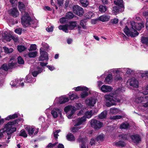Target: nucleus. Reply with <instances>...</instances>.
Instances as JSON below:
<instances>
[{
    "label": "nucleus",
    "mask_w": 148,
    "mask_h": 148,
    "mask_svg": "<svg viewBox=\"0 0 148 148\" xmlns=\"http://www.w3.org/2000/svg\"><path fill=\"white\" fill-rule=\"evenodd\" d=\"M132 28L130 29L126 26L123 29V32L128 37H134L138 36L139 34L138 32L135 29L140 30L142 28L144 27V24L143 22L134 24V25L132 24Z\"/></svg>",
    "instance_id": "obj_1"
},
{
    "label": "nucleus",
    "mask_w": 148,
    "mask_h": 148,
    "mask_svg": "<svg viewBox=\"0 0 148 148\" xmlns=\"http://www.w3.org/2000/svg\"><path fill=\"white\" fill-rule=\"evenodd\" d=\"M104 97L106 100L109 101L106 102V105L108 107L116 105V103H120L121 102L120 97L118 94L115 92L105 95Z\"/></svg>",
    "instance_id": "obj_2"
},
{
    "label": "nucleus",
    "mask_w": 148,
    "mask_h": 148,
    "mask_svg": "<svg viewBox=\"0 0 148 148\" xmlns=\"http://www.w3.org/2000/svg\"><path fill=\"white\" fill-rule=\"evenodd\" d=\"M21 119H17L12 121L9 122L5 125L4 129L5 133H7L8 137L7 139L9 140L11 138V134L16 130V128L13 127V125L16 124H18V122L21 121Z\"/></svg>",
    "instance_id": "obj_3"
},
{
    "label": "nucleus",
    "mask_w": 148,
    "mask_h": 148,
    "mask_svg": "<svg viewBox=\"0 0 148 148\" xmlns=\"http://www.w3.org/2000/svg\"><path fill=\"white\" fill-rule=\"evenodd\" d=\"M22 13L21 18V24L24 27H28L30 25V22L32 21L31 17L27 12H24L23 13Z\"/></svg>",
    "instance_id": "obj_4"
},
{
    "label": "nucleus",
    "mask_w": 148,
    "mask_h": 148,
    "mask_svg": "<svg viewBox=\"0 0 148 148\" xmlns=\"http://www.w3.org/2000/svg\"><path fill=\"white\" fill-rule=\"evenodd\" d=\"M91 127L95 130L99 129L103 125V123L95 119H92L90 122Z\"/></svg>",
    "instance_id": "obj_5"
},
{
    "label": "nucleus",
    "mask_w": 148,
    "mask_h": 148,
    "mask_svg": "<svg viewBox=\"0 0 148 148\" xmlns=\"http://www.w3.org/2000/svg\"><path fill=\"white\" fill-rule=\"evenodd\" d=\"M73 10L74 14L80 17L83 16L84 12L83 9L77 5L73 6Z\"/></svg>",
    "instance_id": "obj_6"
},
{
    "label": "nucleus",
    "mask_w": 148,
    "mask_h": 148,
    "mask_svg": "<svg viewBox=\"0 0 148 148\" xmlns=\"http://www.w3.org/2000/svg\"><path fill=\"white\" fill-rule=\"evenodd\" d=\"M40 56L38 58V60L39 61L48 60H49V58L47 53L42 50L41 49H40Z\"/></svg>",
    "instance_id": "obj_7"
},
{
    "label": "nucleus",
    "mask_w": 148,
    "mask_h": 148,
    "mask_svg": "<svg viewBox=\"0 0 148 148\" xmlns=\"http://www.w3.org/2000/svg\"><path fill=\"white\" fill-rule=\"evenodd\" d=\"M130 138L132 141L136 144L139 143L141 141V138L140 136L138 134L130 135Z\"/></svg>",
    "instance_id": "obj_8"
},
{
    "label": "nucleus",
    "mask_w": 148,
    "mask_h": 148,
    "mask_svg": "<svg viewBox=\"0 0 148 148\" xmlns=\"http://www.w3.org/2000/svg\"><path fill=\"white\" fill-rule=\"evenodd\" d=\"M9 13L10 16L14 18H16L19 15L18 11L16 8H13L10 10Z\"/></svg>",
    "instance_id": "obj_9"
},
{
    "label": "nucleus",
    "mask_w": 148,
    "mask_h": 148,
    "mask_svg": "<svg viewBox=\"0 0 148 148\" xmlns=\"http://www.w3.org/2000/svg\"><path fill=\"white\" fill-rule=\"evenodd\" d=\"M97 101L96 99L92 97H89L86 100V103L89 106H94Z\"/></svg>",
    "instance_id": "obj_10"
},
{
    "label": "nucleus",
    "mask_w": 148,
    "mask_h": 148,
    "mask_svg": "<svg viewBox=\"0 0 148 148\" xmlns=\"http://www.w3.org/2000/svg\"><path fill=\"white\" fill-rule=\"evenodd\" d=\"M51 114L54 118L58 117V114L60 116L62 115V112L60 109L57 108L52 110L51 111Z\"/></svg>",
    "instance_id": "obj_11"
},
{
    "label": "nucleus",
    "mask_w": 148,
    "mask_h": 148,
    "mask_svg": "<svg viewBox=\"0 0 148 148\" xmlns=\"http://www.w3.org/2000/svg\"><path fill=\"white\" fill-rule=\"evenodd\" d=\"M112 89V88L110 86L105 85H103L101 87V91L104 92H110Z\"/></svg>",
    "instance_id": "obj_12"
},
{
    "label": "nucleus",
    "mask_w": 148,
    "mask_h": 148,
    "mask_svg": "<svg viewBox=\"0 0 148 148\" xmlns=\"http://www.w3.org/2000/svg\"><path fill=\"white\" fill-rule=\"evenodd\" d=\"M138 82L137 80L134 78H132L130 82V86L133 87L137 88L138 86Z\"/></svg>",
    "instance_id": "obj_13"
},
{
    "label": "nucleus",
    "mask_w": 148,
    "mask_h": 148,
    "mask_svg": "<svg viewBox=\"0 0 148 148\" xmlns=\"http://www.w3.org/2000/svg\"><path fill=\"white\" fill-rule=\"evenodd\" d=\"M110 18L109 16L107 15H103L99 16L98 19L102 22L108 21L109 20Z\"/></svg>",
    "instance_id": "obj_14"
},
{
    "label": "nucleus",
    "mask_w": 148,
    "mask_h": 148,
    "mask_svg": "<svg viewBox=\"0 0 148 148\" xmlns=\"http://www.w3.org/2000/svg\"><path fill=\"white\" fill-rule=\"evenodd\" d=\"M68 24L69 29L70 30H72L76 27L77 23L75 21H72L69 22Z\"/></svg>",
    "instance_id": "obj_15"
},
{
    "label": "nucleus",
    "mask_w": 148,
    "mask_h": 148,
    "mask_svg": "<svg viewBox=\"0 0 148 148\" xmlns=\"http://www.w3.org/2000/svg\"><path fill=\"white\" fill-rule=\"evenodd\" d=\"M25 129L28 132V134L29 135L31 136L33 134L34 131V128H32L29 125H27L25 127Z\"/></svg>",
    "instance_id": "obj_16"
},
{
    "label": "nucleus",
    "mask_w": 148,
    "mask_h": 148,
    "mask_svg": "<svg viewBox=\"0 0 148 148\" xmlns=\"http://www.w3.org/2000/svg\"><path fill=\"white\" fill-rule=\"evenodd\" d=\"M18 7L19 10L22 13H23L25 9V5L21 1H19L18 2Z\"/></svg>",
    "instance_id": "obj_17"
},
{
    "label": "nucleus",
    "mask_w": 148,
    "mask_h": 148,
    "mask_svg": "<svg viewBox=\"0 0 148 148\" xmlns=\"http://www.w3.org/2000/svg\"><path fill=\"white\" fill-rule=\"evenodd\" d=\"M86 119L84 116L82 117L80 119H78L77 121V122H76L74 125L75 126H78L82 124L84 122L86 121Z\"/></svg>",
    "instance_id": "obj_18"
},
{
    "label": "nucleus",
    "mask_w": 148,
    "mask_h": 148,
    "mask_svg": "<svg viewBox=\"0 0 148 148\" xmlns=\"http://www.w3.org/2000/svg\"><path fill=\"white\" fill-rule=\"evenodd\" d=\"M58 28L60 30H62L65 33L68 32V29L69 28L68 24H66L64 25H60L59 26Z\"/></svg>",
    "instance_id": "obj_19"
},
{
    "label": "nucleus",
    "mask_w": 148,
    "mask_h": 148,
    "mask_svg": "<svg viewBox=\"0 0 148 148\" xmlns=\"http://www.w3.org/2000/svg\"><path fill=\"white\" fill-rule=\"evenodd\" d=\"M114 3L116 5L121 8H124V5L123 4V0H117L114 1Z\"/></svg>",
    "instance_id": "obj_20"
},
{
    "label": "nucleus",
    "mask_w": 148,
    "mask_h": 148,
    "mask_svg": "<svg viewBox=\"0 0 148 148\" xmlns=\"http://www.w3.org/2000/svg\"><path fill=\"white\" fill-rule=\"evenodd\" d=\"M114 144L117 147H125L126 144L122 140H119L117 142H114Z\"/></svg>",
    "instance_id": "obj_21"
},
{
    "label": "nucleus",
    "mask_w": 148,
    "mask_h": 148,
    "mask_svg": "<svg viewBox=\"0 0 148 148\" xmlns=\"http://www.w3.org/2000/svg\"><path fill=\"white\" fill-rule=\"evenodd\" d=\"M112 76L111 74H109L106 77L104 82L106 84H110L112 82Z\"/></svg>",
    "instance_id": "obj_22"
},
{
    "label": "nucleus",
    "mask_w": 148,
    "mask_h": 148,
    "mask_svg": "<svg viewBox=\"0 0 148 148\" xmlns=\"http://www.w3.org/2000/svg\"><path fill=\"white\" fill-rule=\"evenodd\" d=\"M37 69H38V71H34L32 72V75L34 77H36L38 74L42 72L43 70L40 67H38Z\"/></svg>",
    "instance_id": "obj_23"
},
{
    "label": "nucleus",
    "mask_w": 148,
    "mask_h": 148,
    "mask_svg": "<svg viewBox=\"0 0 148 148\" xmlns=\"http://www.w3.org/2000/svg\"><path fill=\"white\" fill-rule=\"evenodd\" d=\"M108 114L107 111L106 110H104L101 112L98 116L99 119H103L106 117Z\"/></svg>",
    "instance_id": "obj_24"
},
{
    "label": "nucleus",
    "mask_w": 148,
    "mask_h": 148,
    "mask_svg": "<svg viewBox=\"0 0 148 148\" xmlns=\"http://www.w3.org/2000/svg\"><path fill=\"white\" fill-rule=\"evenodd\" d=\"M141 43L148 46V37L142 36L141 38Z\"/></svg>",
    "instance_id": "obj_25"
},
{
    "label": "nucleus",
    "mask_w": 148,
    "mask_h": 148,
    "mask_svg": "<svg viewBox=\"0 0 148 148\" xmlns=\"http://www.w3.org/2000/svg\"><path fill=\"white\" fill-rule=\"evenodd\" d=\"M120 8L119 6H115L112 9L113 12L116 15L118 13L121 12L122 10L121 8Z\"/></svg>",
    "instance_id": "obj_26"
},
{
    "label": "nucleus",
    "mask_w": 148,
    "mask_h": 148,
    "mask_svg": "<svg viewBox=\"0 0 148 148\" xmlns=\"http://www.w3.org/2000/svg\"><path fill=\"white\" fill-rule=\"evenodd\" d=\"M69 100V99L67 97H62L60 98L59 100V102L60 104H62Z\"/></svg>",
    "instance_id": "obj_27"
},
{
    "label": "nucleus",
    "mask_w": 148,
    "mask_h": 148,
    "mask_svg": "<svg viewBox=\"0 0 148 148\" xmlns=\"http://www.w3.org/2000/svg\"><path fill=\"white\" fill-rule=\"evenodd\" d=\"M130 135L128 134H120L119 135V137H121L123 140H128L130 138Z\"/></svg>",
    "instance_id": "obj_28"
},
{
    "label": "nucleus",
    "mask_w": 148,
    "mask_h": 148,
    "mask_svg": "<svg viewBox=\"0 0 148 148\" xmlns=\"http://www.w3.org/2000/svg\"><path fill=\"white\" fill-rule=\"evenodd\" d=\"M18 117L17 114L15 113L12 115H10L5 119V120L9 121L10 119H13Z\"/></svg>",
    "instance_id": "obj_29"
},
{
    "label": "nucleus",
    "mask_w": 148,
    "mask_h": 148,
    "mask_svg": "<svg viewBox=\"0 0 148 148\" xmlns=\"http://www.w3.org/2000/svg\"><path fill=\"white\" fill-rule=\"evenodd\" d=\"M130 127V124L127 122L122 123L120 126L121 129H127Z\"/></svg>",
    "instance_id": "obj_30"
},
{
    "label": "nucleus",
    "mask_w": 148,
    "mask_h": 148,
    "mask_svg": "<svg viewBox=\"0 0 148 148\" xmlns=\"http://www.w3.org/2000/svg\"><path fill=\"white\" fill-rule=\"evenodd\" d=\"M88 88L86 87H81V86H78L75 89L76 91H88Z\"/></svg>",
    "instance_id": "obj_31"
},
{
    "label": "nucleus",
    "mask_w": 148,
    "mask_h": 148,
    "mask_svg": "<svg viewBox=\"0 0 148 148\" xmlns=\"http://www.w3.org/2000/svg\"><path fill=\"white\" fill-rule=\"evenodd\" d=\"M66 137L67 140L69 141H73L75 140V138L74 135L71 133L67 134Z\"/></svg>",
    "instance_id": "obj_32"
},
{
    "label": "nucleus",
    "mask_w": 148,
    "mask_h": 148,
    "mask_svg": "<svg viewBox=\"0 0 148 148\" xmlns=\"http://www.w3.org/2000/svg\"><path fill=\"white\" fill-rule=\"evenodd\" d=\"M3 48L5 52L7 54L12 53L13 51V49L12 48L9 49L8 47L5 46L3 47Z\"/></svg>",
    "instance_id": "obj_33"
},
{
    "label": "nucleus",
    "mask_w": 148,
    "mask_h": 148,
    "mask_svg": "<svg viewBox=\"0 0 148 148\" xmlns=\"http://www.w3.org/2000/svg\"><path fill=\"white\" fill-rule=\"evenodd\" d=\"M99 11L101 12H105L107 10L106 6L102 5H99Z\"/></svg>",
    "instance_id": "obj_34"
},
{
    "label": "nucleus",
    "mask_w": 148,
    "mask_h": 148,
    "mask_svg": "<svg viewBox=\"0 0 148 148\" xmlns=\"http://www.w3.org/2000/svg\"><path fill=\"white\" fill-rule=\"evenodd\" d=\"M69 98L71 100H74L79 98L77 94L73 93L69 95Z\"/></svg>",
    "instance_id": "obj_35"
},
{
    "label": "nucleus",
    "mask_w": 148,
    "mask_h": 148,
    "mask_svg": "<svg viewBox=\"0 0 148 148\" xmlns=\"http://www.w3.org/2000/svg\"><path fill=\"white\" fill-rule=\"evenodd\" d=\"M119 111V109L116 108H112L110 109V112L112 114H116Z\"/></svg>",
    "instance_id": "obj_36"
},
{
    "label": "nucleus",
    "mask_w": 148,
    "mask_h": 148,
    "mask_svg": "<svg viewBox=\"0 0 148 148\" xmlns=\"http://www.w3.org/2000/svg\"><path fill=\"white\" fill-rule=\"evenodd\" d=\"M74 15L73 13L71 12H69L67 13L66 15V18L67 19H72L74 16Z\"/></svg>",
    "instance_id": "obj_37"
},
{
    "label": "nucleus",
    "mask_w": 148,
    "mask_h": 148,
    "mask_svg": "<svg viewBox=\"0 0 148 148\" xmlns=\"http://www.w3.org/2000/svg\"><path fill=\"white\" fill-rule=\"evenodd\" d=\"M0 69L4 70L5 71H8L9 70L8 65L7 64L4 63L1 66Z\"/></svg>",
    "instance_id": "obj_38"
},
{
    "label": "nucleus",
    "mask_w": 148,
    "mask_h": 148,
    "mask_svg": "<svg viewBox=\"0 0 148 148\" xmlns=\"http://www.w3.org/2000/svg\"><path fill=\"white\" fill-rule=\"evenodd\" d=\"M32 79H34V78L32 77L31 75H27L25 77L26 81H25V82L27 83H31L32 82Z\"/></svg>",
    "instance_id": "obj_39"
},
{
    "label": "nucleus",
    "mask_w": 148,
    "mask_h": 148,
    "mask_svg": "<svg viewBox=\"0 0 148 148\" xmlns=\"http://www.w3.org/2000/svg\"><path fill=\"white\" fill-rule=\"evenodd\" d=\"M19 136L24 138H27V135L25 131L23 129L21 130L20 131Z\"/></svg>",
    "instance_id": "obj_40"
},
{
    "label": "nucleus",
    "mask_w": 148,
    "mask_h": 148,
    "mask_svg": "<svg viewBox=\"0 0 148 148\" xmlns=\"http://www.w3.org/2000/svg\"><path fill=\"white\" fill-rule=\"evenodd\" d=\"M80 2L82 6L84 7H86L88 4V1L87 0H80Z\"/></svg>",
    "instance_id": "obj_41"
},
{
    "label": "nucleus",
    "mask_w": 148,
    "mask_h": 148,
    "mask_svg": "<svg viewBox=\"0 0 148 148\" xmlns=\"http://www.w3.org/2000/svg\"><path fill=\"white\" fill-rule=\"evenodd\" d=\"M86 137L83 138L79 136L77 140L79 143H81V144H84L86 143Z\"/></svg>",
    "instance_id": "obj_42"
},
{
    "label": "nucleus",
    "mask_w": 148,
    "mask_h": 148,
    "mask_svg": "<svg viewBox=\"0 0 148 148\" xmlns=\"http://www.w3.org/2000/svg\"><path fill=\"white\" fill-rule=\"evenodd\" d=\"M26 49V48L23 45H18L17 46L18 50L20 52L23 51L25 50Z\"/></svg>",
    "instance_id": "obj_43"
},
{
    "label": "nucleus",
    "mask_w": 148,
    "mask_h": 148,
    "mask_svg": "<svg viewBox=\"0 0 148 148\" xmlns=\"http://www.w3.org/2000/svg\"><path fill=\"white\" fill-rule=\"evenodd\" d=\"M87 91H82L80 94V95L81 97L82 98H84L87 97L88 95V93L87 92Z\"/></svg>",
    "instance_id": "obj_44"
},
{
    "label": "nucleus",
    "mask_w": 148,
    "mask_h": 148,
    "mask_svg": "<svg viewBox=\"0 0 148 148\" xmlns=\"http://www.w3.org/2000/svg\"><path fill=\"white\" fill-rule=\"evenodd\" d=\"M92 112L91 111L90 112L87 111L86 112L85 114V115L84 116H85V117H84L86 118L89 119L92 116Z\"/></svg>",
    "instance_id": "obj_45"
},
{
    "label": "nucleus",
    "mask_w": 148,
    "mask_h": 148,
    "mask_svg": "<svg viewBox=\"0 0 148 148\" xmlns=\"http://www.w3.org/2000/svg\"><path fill=\"white\" fill-rule=\"evenodd\" d=\"M94 13L91 11L88 12L86 14L85 16L88 18H90L92 17Z\"/></svg>",
    "instance_id": "obj_46"
},
{
    "label": "nucleus",
    "mask_w": 148,
    "mask_h": 148,
    "mask_svg": "<svg viewBox=\"0 0 148 148\" xmlns=\"http://www.w3.org/2000/svg\"><path fill=\"white\" fill-rule=\"evenodd\" d=\"M37 52L35 51L34 52H30L28 53V56L30 58H35L36 56Z\"/></svg>",
    "instance_id": "obj_47"
},
{
    "label": "nucleus",
    "mask_w": 148,
    "mask_h": 148,
    "mask_svg": "<svg viewBox=\"0 0 148 148\" xmlns=\"http://www.w3.org/2000/svg\"><path fill=\"white\" fill-rule=\"evenodd\" d=\"M144 98L143 97H138L135 99V101L137 103H139L143 101Z\"/></svg>",
    "instance_id": "obj_48"
},
{
    "label": "nucleus",
    "mask_w": 148,
    "mask_h": 148,
    "mask_svg": "<svg viewBox=\"0 0 148 148\" xmlns=\"http://www.w3.org/2000/svg\"><path fill=\"white\" fill-rule=\"evenodd\" d=\"M4 39L8 42H10L11 40V35L5 34L3 36Z\"/></svg>",
    "instance_id": "obj_49"
},
{
    "label": "nucleus",
    "mask_w": 148,
    "mask_h": 148,
    "mask_svg": "<svg viewBox=\"0 0 148 148\" xmlns=\"http://www.w3.org/2000/svg\"><path fill=\"white\" fill-rule=\"evenodd\" d=\"M17 59L18 62V64H24V60L21 56H19L18 57Z\"/></svg>",
    "instance_id": "obj_50"
},
{
    "label": "nucleus",
    "mask_w": 148,
    "mask_h": 148,
    "mask_svg": "<svg viewBox=\"0 0 148 148\" xmlns=\"http://www.w3.org/2000/svg\"><path fill=\"white\" fill-rule=\"evenodd\" d=\"M19 82V80L17 79L14 80L13 82H12L10 83V84L12 86H16V84Z\"/></svg>",
    "instance_id": "obj_51"
},
{
    "label": "nucleus",
    "mask_w": 148,
    "mask_h": 148,
    "mask_svg": "<svg viewBox=\"0 0 148 148\" xmlns=\"http://www.w3.org/2000/svg\"><path fill=\"white\" fill-rule=\"evenodd\" d=\"M104 137L103 135H100L95 138V140L99 141V140L102 141L103 140Z\"/></svg>",
    "instance_id": "obj_52"
},
{
    "label": "nucleus",
    "mask_w": 148,
    "mask_h": 148,
    "mask_svg": "<svg viewBox=\"0 0 148 148\" xmlns=\"http://www.w3.org/2000/svg\"><path fill=\"white\" fill-rule=\"evenodd\" d=\"M36 49V46L35 44H32L30 45V48L29 49V51L35 50Z\"/></svg>",
    "instance_id": "obj_53"
},
{
    "label": "nucleus",
    "mask_w": 148,
    "mask_h": 148,
    "mask_svg": "<svg viewBox=\"0 0 148 148\" xmlns=\"http://www.w3.org/2000/svg\"><path fill=\"white\" fill-rule=\"evenodd\" d=\"M119 20L117 18H114V19H111L110 21V22L112 24H116L118 23Z\"/></svg>",
    "instance_id": "obj_54"
},
{
    "label": "nucleus",
    "mask_w": 148,
    "mask_h": 148,
    "mask_svg": "<svg viewBox=\"0 0 148 148\" xmlns=\"http://www.w3.org/2000/svg\"><path fill=\"white\" fill-rule=\"evenodd\" d=\"M22 29L21 28L16 29L14 30V32L19 35H21L22 32Z\"/></svg>",
    "instance_id": "obj_55"
},
{
    "label": "nucleus",
    "mask_w": 148,
    "mask_h": 148,
    "mask_svg": "<svg viewBox=\"0 0 148 148\" xmlns=\"http://www.w3.org/2000/svg\"><path fill=\"white\" fill-rule=\"evenodd\" d=\"M5 130L4 127L3 128L0 130V139L3 136V134L5 133Z\"/></svg>",
    "instance_id": "obj_56"
},
{
    "label": "nucleus",
    "mask_w": 148,
    "mask_h": 148,
    "mask_svg": "<svg viewBox=\"0 0 148 148\" xmlns=\"http://www.w3.org/2000/svg\"><path fill=\"white\" fill-rule=\"evenodd\" d=\"M15 64L14 63L12 62L8 63V66L9 68V69H12L13 67L15 65Z\"/></svg>",
    "instance_id": "obj_57"
},
{
    "label": "nucleus",
    "mask_w": 148,
    "mask_h": 148,
    "mask_svg": "<svg viewBox=\"0 0 148 148\" xmlns=\"http://www.w3.org/2000/svg\"><path fill=\"white\" fill-rule=\"evenodd\" d=\"M80 128L79 127H73L71 128V131L73 133H75L77 132V131L80 129Z\"/></svg>",
    "instance_id": "obj_58"
},
{
    "label": "nucleus",
    "mask_w": 148,
    "mask_h": 148,
    "mask_svg": "<svg viewBox=\"0 0 148 148\" xmlns=\"http://www.w3.org/2000/svg\"><path fill=\"white\" fill-rule=\"evenodd\" d=\"M122 78L120 75H116L114 78V80L115 81L117 82L119 81H122Z\"/></svg>",
    "instance_id": "obj_59"
},
{
    "label": "nucleus",
    "mask_w": 148,
    "mask_h": 148,
    "mask_svg": "<svg viewBox=\"0 0 148 148\" xmlns=\"http://www.w3.org/2000/svg\"><path fill=\"white\" fill-rule=\"evenodd\" d=\"M95 140H96L95 139H94V138H92L91 140L90 143V144L91 146L94 145L95 144Z\"/></svg>",
    "instance_id": "obj_60"
},
{
    "label": "nucleus",
    "mask_w": 148,
    "mask_h": 148,
    "mask_svg": "<svg viewBox=\"0 0 148 148\" xmlns=\"http://www.w3.org/2000/svg\"><path fill=\"white\" fill-rule=\"evenodd\" d=\"M64 0H57V3L59 6H62L63 4Z\"/></svg>",
    "instance_id": "obj_61"
},
{
    "label": "nucleus",
    "mask_w": 148,
    "mask_h": 148,
    "mask_svg": "<svg viewBox=\"0 0 148 148\" xmlns=\"http://www.w3.org/2000/svg\"><path fill=\"white\" fill-rule=\"evenodd\" d=\"M84 20H82L80 21V25L82 26L84 29H86V27L84 25Z\"/></svg>",
    "instance_id": "obj_62"
},
{
    "label": "nucleus",
    "mask_w": 148,
    "mask_h": 148,
    "mask_svg": "<svg viewBox=\"0 0 148 148\" xmlns=\"http://www.w3.org/2000/svg\"><path fill=\"white\" fill-rule=\"evenodd\" d=\"M53 26H51L49 28H46V30L48 32H52L53 30Z\"/></svg>",
    "instance_id": "obj_63"
},
{
    "label": "nucleus",
    "mask_w": 148,
    "mask_h": 148,
    "mask_svg": "<svg viewBox=\"0 0 148 148\" xmlns=\"http://www.w3.org/2000/svg\"><path fill=\"white\" fill-rule=\"evenodd\" d=\"M65 112H67L71 110V108L69 106H68L65 107L64 109Z\"/></svg>",
    "instance_id": "obj_64"
}]
</instances>
